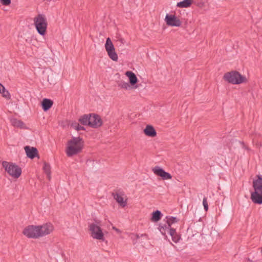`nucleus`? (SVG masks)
<instances>
[{"label":"nucleus","instance_id":"dca6fc26","mask_svg":"<svg viewBox=\"0 0 262 262\" xmlns=\"http://www.w3.org/2000/svg\"><path fill=\"white\" fill-rule=\"evenodd\" d=\"M143 133L146 136L149 137H155L157 135L155 129L151 125H147L143 130Z\"/></svg>","mask_w":262,"mask_h":262},{"label":"nucleus","instance_id":"473e14b6","mask_svg":"<svg viewBox=\"0 0 262 262\" xmlns=\"http://www.w3.org/2000/svg\"><path fill=\"white\" fill-rule=\"evenodd\" d=\"M170 235L172 237H173L175 234L177 233L176 230L174 229L171 228L169 230V232H168Z\"/></svg>","mask_w":262,"mask_h":262},{"label":"nucleus","instance_id":"6ab92c4d","mask_svg":"<svg viewBox=\"0 0 262 262\" xmlns=\"http://www.w3.org/2000/svg\"><path fill=\"white\" fill-rule=\"evenodd\" d=\"M125 75L128 78L131 85H134L138 82V79L135 74L132 71H127Z\"/></svg>","mask_w":262,"mask_h":262},{"label":"nucleus","instance_id":"2f4dec72","mask_svg":"<svg viewBox=\"0 0 262 262\" xmlns=\"http://www.w3.org/2000/svg\"><path fill=\"white\" fill-rule=\"evenodd\" d=\"M0 2L4 6H8L11 4V0H0Z\"/></svg>","mask_w":262,"mask_h":262},{"label":"nucleus","instance_id":"6e6552de","mask_svg":"<svg viewBox=\"0 0 262 262\" xmlns=\"http://www.w3.org/2000/svg\"><path fill=\"white\" fill-rule=\"evenodd\" d=\"M164 21L168 26L180 27L182 25V21L174 14H167Z\"/></svg>","mask_w":262,"mask_h":262},{"label":"nucleus","instance_id":"f3484780","mask_svg":"<svg viewBox=\"0 0 262 262\" xmlns=\"http://www.w3.org/2000/svg\"><path fill=\"white\" fill-rule=\"evenodd\" d=\"M53 104V101L48 98H44L42 99L41 105L42 110L46 112L50 109Z\"/></svg>","mask_w":262,"mask_h":262},{"label":"nucleus","instance_id":"b1692460","mask_svg":"<svg viewBox=\"0 0 262 262\" xmlns=\"http://www.w3.org/2000/svg\"><path fill=\"white\" fill-rule=\"evenodd\" d=\"M43 169L44 172L47 174L48 179L50 180L51 179L50 165L48 163L45 162L43 164Z\"/></svg>","mask_w":262,"mask_h":262},{"label":"nucleus","instance_id":"9d476101","mask_svg":"<svg viewBox=\"0 0 262 262\" xmlns=\"http://www.w3.org/2000/svg\"><path fill=\"white\" fill-rule=\"evenodd\" d=\"M39 237L50 234L54 230L53 226L51 223L44 224L38 226Z\"/></svg>","mask_w":262,"mask_h":262},{"label":"nucleus","instance_id":"ddd939ff","mask_svg":"<svg viewBox=\"0 0 262 262\" xmlns=\"http://www.w3.org/2000/svg\"><path fill=\"white\" fill-rule=\"evenodd\" d=\"M25 150L27 157L31 159H34L38 154L37 149L35 147L26 146Z\"/></svg>","mask_w":262,"mask_h":262},{"label":"nucleus","instance_id":"c9c22d12","mask_svg":"<svg viewBox=\"0 0 262 262\" xmlns=\"http://www.w3.org/2000/svg\"><path fill=\"white\" fill-rule=\"evenodd\" d=\"M146 236V235L145 234H142V235H141V236Z\"/></svg>","mask_w":262,"mask_h":262},{"label":"nucleus","instance_id":"1a4fd4ad","mask_svg":"<svg viewBox=\"0 0 262 262\" xmlns=\"http://www.w3.org/2000/svg\"><path fill=\"white\" fill-rule=\"evenodd\" d=\"M152 171L156 176L160 177L163 180H169L172 179V176L169 173L165 171L159 166L153 167Z\"/></svg>","mask_w":262,"mask_h":262},{"label":"nucleus","instance_id":"aec40b11","mask_svg":"<svg viewBox=\"0 0 262 262\" xmlns=\"http://www.w3.org/2000/svg\"><path fill=\"white\" fill-rule=\"evenodd\" d=\"M91 114H85L81 116L78 121L83 125L90 126Z\"/></svg>","mask_w":262,"mask_h":262},{"label":"nucleus","instance_id":"bb28decb","mask_svg":"<svg viewBox=\"0 0 262 262\" xmlns=\"http://www.w3.org/2000/svg\"><path fill=\"white\" fill-rule=\"evenodd\" d=\"M4 97L7 99H9L11 98V95L8 90H7L4 86H3L1 92H0Z\"/></svg>","mask_w":262,"mask_h":262},{"label":"nucleus","instance_id":"72a5a7b5","mask_svg":"<svg viewBox=\"0 0 262 262\" xmlns=\"http://www.w3.org/2000/svg\"><path fill=\"white\" fill-rule=\"evenodd\" d=\"M113 229L116 232H117L118 233H120L121 232L120 230L115 227H113Z\"/></svg>","mask_w":262,"mask_h":262},{"label":"nucleus","instance_id":"393cba45","mask_svg":"<svg viewBox=\"0 0 262 262\" xmlns=\"http://www.w3.org/2000/svg\"><path fill=\"white\" fill-rule=\"evenodd\" d=\"M171 229V227L168 226V224L166 225H165L164 226H160L159 227V230L160 232L163 235H166V233H168L169 232V230Z\"/></svg>","mask_w":262,"mask_h":262},{"label":"nucleus","instance_id":"f03ea898","mask_svg":"<svg viewBox=\"0 0 262 262\" xmlns=\"http://www.w3.org/2000/svg\"><path fill=\"white\" fill-rule=\"evenodd\" d=\"M223 78L225 81L233 84H239L247 81L245 76L235 71L225 73Z\"/></svg>","mask_w":262,"mask_h":262},{"label":"nucleus","instance_id":"a211bd4d","mask_svg":"<svg viewBox=\"0 0 262 262\" xmlns=\"http://www.w3.org/2000/svg\"><path fill=\"white\" fill-rule=\"evenodd\" d=\"M114 198L121 207H124L126 206L127 199L126 196L121 194H117L115 195Z\"/></svg>","mask_w":262,"mask_h":262},{"label":"nucleus","instance_id":"423d86ee","mask_svg":"<svg viewBox=\"0 0 262 262\" xmlns=\"http://www.w3.org/2000/svg\"><path fill=\"white\" fill-rule=\"evenodd\" d=\"M105 49L108 57L114 61H117L118 59V55L115 51L114 46L109 37L106 38Z\"/></svg>","mask_w":262,"mask_h":262},{"label":"nucleus","instance_id":"4be33fe9","mask_svg":"<svg viewBox=\"0 0 262 262\" xmlns=\"http://www.w3.org/2000/svg\"><path fill=\"white\" fill-rule=\"evenodd\" d=\"M193 2V0H183L177 4V7L180 8H186L189 7Z\"/></svg>","mask_w":262,"mask_h":262},{"label":"nucleus","instance_id":"2eb2a0df","mask_svg":"<svg viewBox=\"0 0 262 262\" xmlns=\"http://www.w3.org/2000/svg\"><path fill=\"white\" fill-rule=\"evenodd\" d=\"M68 127L70 129H73L77 131L84 130L85 128L80 125L79 121L75 120L70 121L68 123Z\"/></svg>","mask_w":262,"mask_h":262},{"label":"nucleus","instance_id":"0eeeda50","mask_svg":"<svg viewBox=\"0 0 262 262\" xmlns=\"http://www.w3.org/2000/svg\"><path fill=\"white\" fill-rule=\"evenodd\" d=\"M23 233L28 238L39 237L38 226L29 225L24 229Z\"/></svg>","mask_w":262,"mask_h":262},{"label":"nucleus","instance_id":"f8f14e48","mask_svg":"<svg viewBox=\"0 0 262 262\" xmlns=\"http://www.w3.org/2000/svg\"><path fill=\"white\" fill-rule=\"evenodd\" d=\"M250 198L253 203L262 204V192H252Z\"/></svg>","mask_w":262,"mask_h":262},{"label":"nucleus","instance_id":"20e7f679","mask_svg":"<svg viewBox=\"0 0 262 262\" xmlns=\"http://www.w3.org/2000/svg\"><path fill=\"white\" fill-rule=\"evenodd\" d=\"M2 166L6 171L14 178H18L21 174V168L13 163L3 161Z\"/></svg>","mask_w":262,"mask_h":262},{"label":"nucleus","instance_id":"f704fd0d","mask_svg":"<svg viewBox=\"0 0 262 262\" xmlns=\"http://www.w3.org/2000/svg\"><path fill=\"white\" fill-rule=\"evenodd\" d=\"M3 86H4L0 83V92H1L2 89H3Z\"/></svg>","mask_w":262,"mask_h":262},{"label":"nucleus","instance_id":"cd10ccee","mask_svg":"<svg viewBox=\"0 0 262 262\" xmlns=\"http://www.w3.org/2000/svg\"><path fill=\"white\" fill-rule=\"evenodd\" d=\"M119 86L126 90H129L130 89V84L126 82H122L119 84Z\"/></svg>","mask_w":262,"mask_h":262},{"label":"nucleus","instance_id":"c85d7f7f","mask_svg":"<svg viewBox=\"0 0 262 262\" xmlns=\"http://www.w3.org/2000/svg\"><path fill=\"white\" fill-rule=\"evenodd\" d=\"M130 238L134 242V244L137 242V239L139 238L140 236L138 234L132 233L130 235Z\"/></svg>","mask_w":262,"mask_h":262},{"label":"nucleus","instance_id":"7c9ffc66","mask_svg":"<svg viewBox=\"0 0 262 262\" xmlns=\"http://www.w3.org/2000/svg\"><path fill=\"white\" fill-rule=\"evenodd\" d=\"M203 206H204L205 211H207L208 209V206L206 198H204L203 200Z\"/></svg>","mask_w":262,"mask_h":262},{"label":"nucleus","instance_id":"9b49d317","mask_svg":"<svg viewBox=\"0 0 262 262\" xmlns=\"http://www.w3.org/2000/svg\"><path fill=\"white\" fill-rule=\"evenodd\" d=\"M103 124L101 117L96 114H91L90 126L93 128H98Z\"/></svg>","mask_w":262,"mask_h":262},{"label":"nucleus","instance_id":"a878e982","mask_svg":"<svg viewBox=\"0 0 262 262\" xmlns=\"http://www.w3.org/2000/svg\"><path fill=\"white\" fill-rule=\"evenodd\" d=\"M166 219H167V221H166L167 224H168V226H169L170 227H171V226L172 224L178 222V220L175 217H173V216L167 217Z\"/></svg>","mask_w":262,"mask_h":262},{"label":"nucleus","instance_id":"5701e85b","mask_svg":"<svg viewBox=\"0 0 262 262\" xmlns=\"http://www.w3.org/2000/svg\"><path fill=\"white\" fill-rule=\"evenodd\" d=\"M162 216V214L161 211L157 210L152 213L150 220L152 222H157L161 219Z\"/></svg>","mask_w":262,"mask_h":262},{"label":"nucleus","instance_id":"c756f323","mask_svg":"<svg viewBox=\"0 0 262 262\" xmlns=\"http://www.w3.org/2000/svg\"><path fill=\"white\" fill-rule=\"evenodd\" d=\"M172 238V240L173 242L176 243H177L179 242V241L181 239V236L180 235L178 234L177 233L176 234H175V235L171 237Z\"/></svg>","mask_w":262,"mask_h":262},{"label":"nucleus","instance_id":"4468645a","mask_svg":"<svg viewBox=\"0 0 262 262\" xmlns=\"http://www.w3.org/2000/svg\"><path fill=\"white\" fill-rule=\"evenodd\" d=\"M253 192H262V178L258 176L257 178L253 181Z\"/></svg>","mask_w":262,"mask_h":262},{"label":"nucleus","instance_id":"412c9836","mask_svg":"<svg viewBox=\"0 0 262 262\" xmlns=\"http://www.w3.org/2000/svg\"><path fill=\"white\" fill-rule=\"evenodd\" d=\"M11 123L12 125L15 127H19L20 128H25V123L20 120H18L16 118H13L11 119Z\"/></svg>","mask_w":262,"mask_h":262},{"label":"nucleus","instance_id":"39448f33","mask_svg":"<svg viewBox=\"0 0 262 262\" xmlns=\"http://www.w3.org/2000/svg\"><path fill=\"white\" fill-rule=\"evenodd\" d=\"M34 25L38 33L41 35L46 34L47 28V20L42 14H38L34 19Z\"/></svg>","mask_w":262,"mask_h":262},{"label":"nucleus","instance_id":"e433bc0d","mask_svg":"<svg viewBox=\"0 0 262 262\" xmlns=\"http://www.w3.org/2000/svg\"><path fill=\"white\" fill-rule=\"evenodd\" d=\"M121 41L123 43V40L122 39H121Z\"/></svg>","mask_w":262,"mask_h":262},{"label":"nucleus","instance_id":"f257e3e1","mask_svg":"<svg viewBox=\"0 0 262 262\" xmlns=\"http://www.w3.org/2000/svg\"><path fill=\"white\" fill-rule=\"evenodd\" d=\"M84 147V141L80 137H74L68 141L67 145V155L69 157L77 155Z\"/></svg>","mask_w":262,"mask_h":262},{"label":"nucleus","instance_id":"7ed1b4c3","mask_svg":"<svg viewBox=\"0 0 262 262\" xmlns=\"http://www.w3.org/2000/svg\"><path fill=\"white\" fill-rule=\"evenodd\" d=\"M91 236L95 239L103 242L105 240L104 234L98 222L92 223L89 225Z\"/></svg>","mask_w":262,"mask_h":262}]
</instances>
